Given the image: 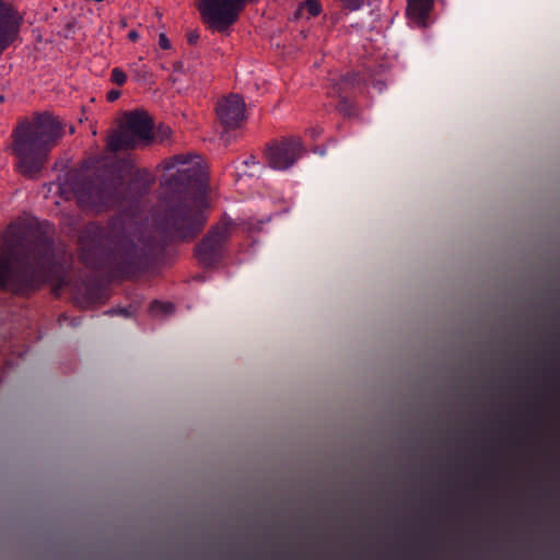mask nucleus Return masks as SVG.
<instances>
[{
    "label": "nucleus",
    "mask_w": 560,
    "mask_h": 560,
    "mask_svg": "<svg viewBox=\"0 0 560 560\" xmlns=\"http://www.w3.org/2000/svg\"><path fill=\"white\" fill-rule=\"evenodd\" d=\"M72 189L82 208L101 211L120 202L124 178L114 164H102L80 174Z\"/></svg>",
    "instance_id": "nucleus-5"
},
{
    "label": "nucleus",
    "mask_w": 560,
    "mask_h": 560,
    "mask_svg": "<svg viewBox=\"0 0 560 560\" xmlns=\"http://www.w3.org/2000/svg\"><path fill=\"white\" fill-rule=\"evenodd\" d=\"M117 313H120V314L127 315L126 310H122V308H121V310H119Z\"/></svg>",
    "instance_id": "nucleus-23"
},
{
    "label": "nucleus",
    "mask_w": 560,
    "mask_h": 560,
    "mask_svg": "<svg viewBox=\"0 0 560 560\" xmlns=\"http://www.w3.org/2000/svg\"><path fill=\"white\" fill-rule=\"evenodd\" d=\"M110 80L115 84L121 86L126 83L127 75L120 68H114L110 73Z\"/></svg>",
    "instance_id": "nucleus-12"
},
{
    "label": "nucleus",
    "mask_w": 560,
    "mask_h": 560,
    "mask_svg": "<svg viewBox=\"0 0 560 560\" xmlns=\"http://www.w3.org/2000/svg\"><path fill=\"white\" fill-rule=\"evenodd\" d=\"M4 97L3 95H0V103L3 102Z\"/></svg>",
    "instance_id": "nucleus-25"
},
{
    "label": "nucleus",
    "mask_w": 560,
    "mask_h": 560,
    "mask_svg": "<svg viewBox=\"0 0 560 560\" xmlns=\"http://www.w3.org/2000/svg\"><path fill=\"white\" fill-rule=\"evenodd\" d=\"M180 165L176 174L163 185L162 209L155 217L159 231L173 241L189 242L197 237L207 223L206 197H191L189 189L202 185L205 174L199 163L188 155H175L168 167Z\"/></svg>",
    "instance_id": "nucleus-2"
},
{
    "label": "nucleus",
    "mask_w": 560,
    "mask_h": 560,
    "mask_svg": "<svg viewBox=\"0 0 560 560\" xmlns=\"http://www.w3.org/2000/svg\"><path fill=\"white\" fill-rule=\"evenodd\" d=\"M304 152L301 138L290 137L269 145L266 158L270 167L284 171L291 167Z\"/></svg>",
    "instance_id": "nucleus-8"
},
{
    "label": "nucleus",
    "mask_w": 560,
    "mask_h": 560,
    "mask_svg": "<svg viewBox=\"0 0 560 560\" xmlns=\"http://www.w3.org/2000/svg\"><path fill=\"white\" fill-rule=\"evenodd\" d=\"M345 8L349 9L350 11L359 10L363 3L364 0H339Z\"/></svg>",
    "instance_id": "nucleus-15"
},
{
    "label": "nucleus",
    "mask_w": 560,
    "mask_h": 560,
    "mask_svg": "<svg viewBox=\"0 0 560 560\" xmlns=\"http://www.w3.org/2000/svg\"><path fill=\"white\" fill-rule=\"evenodd\" d=\"M199 38V35L197 33H190L188 35V43L189 44H196Z\"/></svg>",
    "instance_id": "nucleus-22"
},
{
    "label": "nucleus",
    "mask_w": 560,
    "mask_h": 560,
    "mask_svg": "<svg viewBox=\"0 0 560 560\" xmlns=\"http://www.w3.org/2000/svg\"><path fill=\"white\" fill-rule=\"evenodd\" d=\"M21 21L12 5L0 0V55L16 39Z\"/></svg>",
    "instance_id": "nucleus-10"
},
{
    "label": "nucleus",
    "mask_w": 560,
    "mask_h": 560,
    "mask_svg": "<svg viewBox=\"0 0 560 560\" xmlns=\"http://www.w3.org/2000/svg\"><path fill=\"white\" fill-rule=\"evenodd\" d=\"M153 120L143 110H133L125 115L124 124L107 138L106 148L110 152L135 149L139 141L153 139Z\"/></svg>",
    "instance_id": "nucleus-6"
},
{
    "label": "nucleus",
    "mask_w": 560,
    "mask_h": 560,
    "mask_svg": "<svg viewBox=\"0 0 560 560\" xmlns=\"http://www.w3.org/2000/svg\"><path fill=\"white\" fill-rule=\"evenodd\" d=\"M151 312L153 313H168L173 310V305L170 304V303H162V302H159V301H153L151 303Z\"/></svg>",
    "instance_id": "nucleus-14"
},
{
    "label": "nucleus",
    "mask_w": 560,
    "mask_h": 560,
    "mask_svg": "<svg viewBox=\"0 0 560 560\" xmlns=\"http://www.w3.org/2000/svg\"><path fill=\"white\" fill-rule=\"evenodd\" d=\"M337 109L341 113H343L345 115H350L351 114V109H352V105L345 101L343 98L339 102V104L337 105Z\"/></svg>",
    "instance_id": "nucleus-17"
},
{
    "label": "nucleus",
    "mask_w": 560,
    "mask_h": 560,
    "mask_svg": "<svg viewBox=\"0 0 560 560\" xmlns=\"http://www.w3.org/2000/svg\"><path fill=\"white\" fill-rule=\"evenodd\" d=\"M128 38L131 40V42H136L138 38H139V34L137 31L135 30H131L129 33H128Z\"/></svg>",
    "instance_id": "nucleus-21"
},
{
    "label": "nucleus",
    "mask_w": 560,
    "mask_h": 560,
    "mask_svg": "<svg viewBox=\"0 0 560 560\" xmlns=\"http://www.w3.org/2000/svg\"><path fill=\"white\" fill-rule=\"evenodd\" d=\"M80 259L96 267L102 258L112 260L121 271L130 272L141 265L150 244L142 228L119 215L103 228L95 223L85 226L79 237Z\"/></svg>",
    "instance_id": "nucleus-3"
},
{
    "label": "nucleus",
    "mask_w": 560,
    "mask_h": 560,
    "mask_svg": "<svg viewBox=\"0 0 560 560\" xmlns=\"http://www.w3.org/2000/svg\"><path fill=\"white\" fill-rule=\"evenodd\" d=\"M171 128L167 126H160L156 132V139L160 142H163L164 140L168 139L171 136Z\"/></svg>",
    "instance_id": "nucleus-16"
},
{
    "label": "nucleus",
    "mask_w": 560,
    "mask_h": 560,
    "mask_svg": "<svg viewBox=\"0 0 560 560\" xmlns=\"http://www.w3.org/2000/svg\"><path fill=\"white\" fill-rule=\"evenodd\" d=\"M338 85H339V90H338V92H339V91L348 88L350 85V82H349L348 79L343 78V79L340 80Z\"/></svg>",
    "instance_id": "nucleus-20"
},
{
    "label": "nucleus",
    "mask_w": 560,
    "mask_h": 560,
    "mask_svg": "<svg viewBox=\"0 0 560 560\" xmlns=\"http://www.w3.org/2000/svg\"><path fill=\"white\" fill-rule=\"evenodd\" d=\"M62 135V121L48 113L21 121L12 133V152L18 158L19 172L28 178L36 177Z\"/></svg>",
    "instance_id": "nucleus-4"
},
{
    "label": "nucleus",
    "mask_w": 560,
    "mask_h": 560,
    "mask_svg": "<svg viewBox=\"0 0 560 560\" xmlns=\"http://www.w3.org/2000/svg\"><path fill=\"white\" fill-rule=\"evenodd\" d=\"M246 106L242 96L230 94L218 101L217 118L224 130L235 129L245 120Z\"/></svg>",
    "instance_id": "nucleus-9"
},
{
    "label": "nucleus",
    "mask_w": 560,
    "mask_h": 560,
    "mask_svg": "<svg viewBox=\"0 0 560 560\" xmlns=\"http://www.w3.org/2000/svg\"><path fill=\"white\" fill-rule=\"evenodd\" d=\"M120 95V92L117 90H112L107 93V101L114 102L116 101Z\"/></svg>",
    "instance_id": "nucleus-19"
},
{
    "label": "nucleus",
    "mask_w": 560,
    "mask_h": 560,
    "mask_svg": "<svg viewBox=\"0 0 560 560\" xmlns=\"http://www.w3.org/2000/svg\"><path fill=\"white\" fill-rule=\"evenodd\" d=\"M433 0H407L406 15L409 22L419 27H425Z\"/></svg>",
    "instance_id": "nucleus-11"
},
{
    "label": "nucleus",
    "mask_w": 560,
    "mask_h": 560,
    "mask_svg": "<svg viewBox=\"0 0 560 560\" xmlns=\"http://www.w3.org/2000/svg\"><path fill=\"white\" fill-rule=\"evenodd\" d=\"M159 46L164 50L170 49L172 47L171 42L165 35V33H161L159 35Z\"/></svg>",
    "instance_id": "nucleus-18"
},
{
    "label": "nucleus",
    "mask_w": 560,
    "mask_h": 560,
    "mask_svg": "<svg viewBox=\"0 0 560 560\" xmlns=\"http://www.w3.org/2000/svg\"><path fill=\"white\" fill-rule=\"evenodd\" d=\"M304 8L312 16H317L322 12V5L318 0H306Z\"/></svg>",
    "instance_id": "nucleus-13"
},
{
    "label": "nucleus",
    "mask_w": 560,
    "mask_h": 560,
    "mask_svg": "<svg viewBox=\"0 0 560 560\" xmlns=\"http://www.w3.org/2000/svg\"><path fill=\"white\" fill-rule=\"evenodd\" d=\"M40 224H11L3 235L7 255H0V287L18 294L52 281L57 265L48 231Z\"/></svg>",
    "instance_id": "nucleus-1"
},
{
    "label": "nucleus",
    "mask_w": 560,
    "mask_h": 560,
    "mask_svg": "<svg viewBox=\"0 0 560 560\" xmlns=\"http://www.w3.org/2000/svg\"><path fill=\"white\" fill-rule=\"evenodd\" d=\"M233 223L222 220L213 225L195 247V256L203 267H212L223 257L224 246L231 237Z\"/></svg>",
    "instance_id": "nucleus-7"
},
{
    "label": "nucleus",
    "mask_w": 560,
    "mask_h": 560,
    "mask_svg": "<svg viewBox=\"0 0 560 560\" xmlns=\"http://www.w3.org/2000/svg\"><path fill=\"white\" fill-rule=\"evenodd\" d=\"M62 287V282L60 281L59 284L56 287V290Z\"/></svg>",
    "instance_id": "nucleus-24"
}]
</instances>
